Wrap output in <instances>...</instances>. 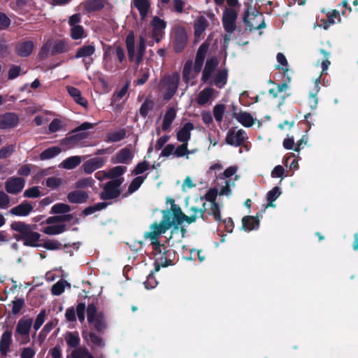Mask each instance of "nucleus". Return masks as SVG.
<instances>
[{"label":"nucleus","instance_id":"1","mask_svg":"<svg viewBox=\"0 0 358 358\" xmlns=\"http://www.w3.org/2000/svg\"><path fill=\"white\" fill-rule=\"evenodd\" d=\"M147 36V31H143L139 36L136 43L134 32H129L127 36L126 45L128 58L131 62L134 63L136 68L143 62Z\"/></svg>","mask_w":358,"mask_h":358},{"label":"nucleus","instance_id":"2","mask_svg":"<svg viewBox=\"0 0 358 358\" xmlns=\"http://www.w3.org/2000/svg\"><path fill=\"white\" fill-rule=\"evenodd\" d=\"M163 218L159 224L154 223L150 227V231L145 234V237L152 241L153 245L158 243V238L160 235L164 234L172 225H179L175 223L174 220L171 219V213L169 211H162Z\"/></svg>","mask_w":358,"mask_h":358},{"label":"nucleus","instance_id":"3","mask_svg":"<svg viewBox=\"0 0 358 358\" xmlns=\"http://www.w3.org/2000/svg\"><path fill=\"white\" fill-rule=\"evenodd\" d=\"M166 202L171 204V210L169 211L171 214V219L174 220L175 223L182 224L184 222H187L188 223L194 222L196 221L197 217H202L204 213V210L202 208L192 207L190 209L192 214L188 216L182 213L180 207L175 204L173 199L168 198Z\"/></svg>","mask_w":358,"mask_h":358},{"label":"nucleus","instance_id":"4","mask_svg":"<svg viewBox=\"0 0 358 358\" xmlns=\"http://www.w3.org/2000/svg\"><path fill=\"white\" fill-rule=\"evenodd\" d=\"M71 215H64L50 217L41 224L45 223L47 226L44 227L41 231L47 235H57L62 234L66 230V225L63 222H68L71 220Z\"/></svg>","mask_w":358,"mask_h":358},{"label":"nucleus","instance_id":"5","mask_svg":"<svg viewBox=\"0 0 358 358\" xmlns=\"http://www.w3.org/2000/svg\"><path fill=\"white\" fill-rule=\"evenodd\" d=\"M32 324V319L28 317H22L17 322L14 336L20 344H27L30 341L29 333Z\"/></svg>","mask_w":358,"mask_h":358},{"label":"nucleus","instance_id":"6","mask_svg":"<svg viewBox=\"0 0 358 358\" xmlns=\"http://www.w3.org/2000/svg\"><path fill=\"white\" fill-rule=\"evenodd\" d=\"M69 44L62 40L52 41L49 40L43 46L41 51L42 57H48L50 55L62 54L69 50Z\"/></svg>","mask_w":358,"mask_h":358},{"label":"nucleus","instance_id":"7","mask_svg":"<svg viewBox=\"0 0 358 358\" xmlns=\"http://www.w3.org/2000/svg\"><path fill=\"white\" fill-rule=\"evenodd\" d=\"M87 321L94 329L98 331H102L106 328L104 315L102 313H98L93 304H90L87 308Z\"/></svg>","mask_w":358,"mask_h":358},{"label":"nucleus","instance_id":"8","mask_svg":"<svg viewBox=\"0 0 358 358\" xmlns=\"http://www.w3.org/2000/svg\"><path fill=\"white\" fill-rule=\"evenodd\" d=\"M215 20L213 13H207L206 15L199 16L194 22V35L196 41L203 38L205 31L210 24V21Z\"/></svg>","mask_w":358,"mask_h":358},{"label":"nucleus","instance_id":"9","mask_svg":"<svg viewBox=\"0 0 358 358\" xmlns=\"http://www.w3.org/2000/svg\"><path fill=\"white\" fill-rule=\"evenodd\" d=\"M179 80L180 76L178 73L166 77L162 80L160 87L164 93V99H170L173 96L178 89Z\"/></svg>","mask_w":358,"mask_h":358},{"label":"nucleus","instance_id":"10","mask_svg":"<svg viewBox=\"0 0 358 358\" xmlns=\"http://www.w3.org/2000/svg\"><path fill=\"white\" fill-rule=\"evenodd\" d=\"M173 43L174 50L177 52H181L187 45V35L184 27L177 26L173 30Z\"/></svg>","mask_w":358,"mask_h":358},{"label":"nucleus","instance_id":"11","mask_svg":"<svg viewBox=\"0 0 358 358\" xmlns=\"http://www.w3.org/2000/svg\"><path fill=\"white\" fill-rule=\"evenodd\" d=\"M217 194V189L215 188H211L205 194V199L210 202V207L208 210V213L212 215L215 220L220 221L221 215L220 206L217 203H215Z\"/></svg>","mask_w":358,"mask_h":358},{"label":"nucleus","instance_id":"12","mask_svg":"<svg viewBox=\"0 0 358 358\" xmlns=\"http://www.w3.org/2000/svg\"><path fill=\"white\" fill-rule=\"evenodd\" d=\"M237 12L235 8H226L222 15V22L224 30L227 34H231L236 29V20Z\"/></svg>","mask_w":358,"mask_h":358},{"label":"nucleus","instance_id":"13","mask_svg":"<svg viewBox=\"0 0 358 358\" xmlns=\"http://www.w3.org/2000/svg\"><path fill=\"white\" fill-rule=\"evenodd\" d=\"M122 182V178H117L108 182L104 187V191L101 194V198L103 199H111L118 196L120 193L119 187Z\"/></svg>","mask_w":358,"mask_h":358},{"label":"nucleus","instance_id":"14","mask_svg":"<svg viewBox=\"0 0 358 358\" xmlns=\"http://www.w3.org/2000/svg\"><path fill=\"white\" fill-rule=\"evenodd\" d=\"M201 69H197L196 66L194 64L192 66V62L189 60L185 62L182 71V80L188 85H194V79L196 78Z\"/></svg>","mask_w":358,"mask_h":358},{"label":"nucleus","instance_id":"15","mask_svg":"<svg viewBox=\"0 0 358 358\" xmlns=\"http://www.w3.org/2000/svg\"><path fill=\"white\" fill-rule=\"evenodd\" d=\"M151 25L152 27L153 41H150L149 45H153L155 42L158 43L160 41L163 36L164 31L166 27V24L163 20L155 16L152 20Z\"/></svg>","mask_w":358,"mask_h":358},{"label":"nucleus","instance_id":"16","mask_svg":"<svg viewBox=\"0 0 358 358\" xmlns=\"http://www.w3.org/2000/svg\"><path fill=\"white\" fill-rule=\"evenodd\" d=\"M247 138L246 133L243 129H230L226 136V142L227 144L238 146L241 145Z\"/></svg>","mask_w":358,"mask_h":358},{"label":"nucleus","instance_id":"17","mask_svg":"<svg viewBox=\"0 0 358 358\" xmlns=\"http://www.w3.org/2000/svg\"><path fill=\"white\" fill-rule=\"evenodd\" d=\"M24 186V180L22 178L13 177L7 180L5 188L9 194H17L22 191Z\"/></svg>","mask_w":358,"mask_h":358},{"label":"nucleus","instance_id":"18","mask_svg":"<svg viewBox=\"0 0 358 358\" xmlns=\"http://www.w3.org/2000/svg\"><path fill=\"white\" fill-rule=\"evenodd\" d=\"M134 157L132 150L129 148H124L118 151L112 158L115 164H129Z\"/></svg>","mask_w":358,"mask_h":358},{"label":"nucleus","instance_id":"19","mask_svg":"<svg viewBox=\"0 0 358 358\" xmlns=\"http://www.w3.org/2000/svg\"><path fill=\"white\" fill-rule=\"evenodd\" d=\"M106 162V159L97 157L86 161L83 164V168L86 173H92L95 170L102 167Z\"/></svg>","mask_w":358,"mask_h":358},{"label":"nucleus","instance_id":"20","mask_svg":"<svg viewBox=\"0 0 358 358\" xmlns=\"http://www.w3.org/2000/svg\"><path fill=\"white\" fill-rule=\"evenodd\" d=\"M218 64L219 61L216 57H212L206 61L201 76L203 83H207L212 78L213 73Z\"/></svg>","mask_w":358,"mask_h":358},{"label":"nucleus","instance_id":"21","mask_svg":"<svg viewBox=\"0 0 358 358\" xmlns=\"http://www.w3.org/2000/svg\"><path fill=\"white\" fill-rule=\"evenodd\" d=\"M18 120V117L15 113H8L0 115V129L14 127L17 124Z\"/></svg>","mask_w":358,"mask_h":358},{"label":"nucleus","instance_id":"22","mask_svg":"<svg viewBox=\"0 0 358 358\" xmlns=\"http://www.w3.org/2000/svg\"><path fill=\"white\" fill-rule=\"evenodd\" d=\"M215 92L212 87H206L201 90L196 98V103L200 106H203L209 103L211 99L215 98Z\"/></svg>","mask_w":358,"mask_h":358},{"label":"nucleus","instance_id":"23","mask_svg":"<svg viewBox=\"0 0 358 358\" xmlns=\"http://www.w3.org/2000/svg\"><path fill=\"white\" fill-rule=\"evenodd\" d=\"M194 124L191 122L185 123L177 132V139L181 143H188L191 137V131L194 129Z\"/></svg>","mask_w":358,"mask_h":358},{"label":"nucleus","instance_id":"24","mask_svg":"<svg viewBox=\"0 0 358 358\" xmlns=\"http://www.w3.org/2000/svg\"><path fill=\"white\" fill-rule=\"evenodd\" d=\"M103 68L106 71L114 73L121 69L119 63H117L111 57L110 51H105L103 55Z\"/></svg>","mask_w":358,"mask_h":358},{"label":"nucleus","instance_id":"25","mask_svg":"<svg viewBox=\"0 0 358 358\" xmlns=\"http://www.w3.org/2000/svg\"><path fill=\"white\" fill-rule=\"evenodd\" d=\"M245 23L250 29H259L264 28L266 24L262 15H248L244 19Z\"/></svg>","mask_w":358,"mask_h":358},{"label":"nucleus","instance_id":"26","mask_svg":"<svg viewBox=\"0 0 358 358\" xmlns=\"http://www.w3.org/2000/svg\"><path fill=\"white\" fill-rule=\"evenodd\" d=\"M10 227L13 230L18 231L21 234L22 239L31 230L36 229V225H29L23 222H14L11 224Z\"/></svg>","mask_w":358,"mask_h":358},{"label":"nucleus","instance_id":"27","mask_svg":"<svg viewBox=\"0 0 358 358\" xmlns=\"http://www.w3.org/2000/svg\"><path fill=\"white\" fill-rule=\"evenodd\" d=\"M134 6L139 11L141 18L144 20L148 15L150 9L149 0H133Z\"/></svg>","mask_w":358,"mask_h":358},{"label":"nucleus","instance_id":"28","mask_svg":"<svg viewBox=\"0 0 358 358\" xmlns=\"http://www.w3.org/2000/svg\"><path fill=\"white\" fill-rule=\"evenodd\" d=\"M68 201L72 203H85L88 199V194L82 190H74L67 195Z\"/></svg>","mask_w":358,"mask_h":358},{"label":"nucleus","instance_id":"29","mask_svg":"<svg viewBox=\"0 0 358 358\" xmlns=\"http://www.w3.org/2000/svg\"><path fill=\"white\" fill-rule=\"evenodd\" d=\"M176 110L173 107L169 108L164 114L162 125V128L164 131H169L171 129V124L176 119Z\"/></svg>","mask_w":358,"mask_h":358},{"label":"nucleus","instance_id":"30","mask_svg":"<svg viewBox=\"0 0 358 358\" xmlns=\"http://www.w3.org/2000/svg\"><path fill=\"white\" fill-rule=\"evenodd\" d=\"M34 209V206L27 202H23L20 205L13 208L10 210V213L18 216H27Z\"/></svg>","mask_w":358,"mask_h":358},{"label":"nucleus","instance_id":"31","mask_svg":"<svg viewBox=\"0 0 358 358\" xmlns=\"http://www.w3.org/2000/svg\"><path fill=\"white\" fill-rule=\"evenodd\" d=\"M66 90L69 94L79 105L86 108L87 106V101L82 96L80 91L72 86H67Z\"/></svg>","mask_w":358,"mask_h":358},{"label":"nucleus","instance_id":"32","mask_svg":"<svg viewBox=\"0 0 358 358\" xmlns=\"http://www.w3.org/2000/svg\"><path fill=\"white\" fill-rule=\"evenodd\" d=\"M95 46L93 43L85 44L78 49L76 58H88L95 53Z\"/></svg>","mask_w":358,"mask_h":358},{"label":"nucleus","instance_id":"33","mask_svg":"<svg viewBox=\"0 0 358 358\" xmlns=\"http://www.w3.org/2000/svg\"><path fill=\"white\" fill-rule=\"evenodd\" d=\"M86 137V133L77 134L64 139L62 142V145H64L66 149H71L76 146L80 141L85 138Z\"/></svg>","mask_w":358,"mask_h":358},{"label":"nucleus","instance_id":"34","mask_svg":"<svg viewBox=\"0 0 358 358\" xmlns=\"http://www.w3.org/2000/svg\"><path fill=\"white\" fill-rule=\"evenodd\" d=\"M235 118L240 122L243 126L250 127L255 123V120L252 116L246 112H238L234 114Z\"/></svg>","mask_w":358,"mask_h":358},{"label":"nucleus","instance_id":"35","mask_svg":"<svg viewBox=\"0 0 358 358\" xmlns=\"http://www.w3.org/2000/svg\"><path fill=\"white\" fill-rule=\"evenodd\" d=\"M12 333L10 331H6L1 336L0 341V353L6 355L9 350L11 343Z\"/></svg>","mask_w":358,"mask_h":358},{"label":"nucleus","instance_id":"36","mask_svg":"<svg viewBox=\"0 0 358 358\" xmlns=\"http://www.w3.org/2000/svg\"><path fill=\"white\" fill-rule=\"evenodd\" d=\"M208 49V45L206 43H203L199 48L195 61H194V65L196 66V69H201L203 66L204 59L206 58V55L207 53Z\"/></svg>","mask_w":358,"mask_h":358},{"label":"nucleus","instance_id":"37","mask_svg":"<svg viewBox=\"0 0 358 358\" xmlns=\"http://www.w3.org/2000/svg\"><path fill=\"white\" fill-rule=\"evenodd\" d=\"M33 48L34 43L30 41H27L20 43L17 46L16 50L18 55L21 57H27L32 52Z\"/></svg>","mask_w":358,"mask_h":358},{"label":"nucleus","instance_id":"38","mask_svg":"<svg viewBox=\"0 0 358 358\" xmlns=\"http://www.w3.org/2000/svg\"><path fill=\"white\" fill-rule=\"evenodd\" d=\"M82 162L80 156H72L64 159L60 164L59 167L65 169H73L77 167Z\"/></svg>","mask_w":358,"mask_h":358},{"label":"nucleus","instance_id":"39","mask_svg":"<svg viewBox=\"0 0 358 358\" xmlns=\"http://www.w3.org/2000/svg\"><path fill=\"white\" fill-rule=\"evenodd\" d=\"M243 228L245 231H251L259 227V220L253 216H245L242 220Z\"/></svg>","mask_w":358,"mask_h":358},{"label":"nucleus","instance_id":"40","mask_svg":"<svg viewBox=\"0 0 358 358\" xmlns=\"http://www.w3.org/2000/svg\"><path fill=\"white\" fill-rule=\"evenodd\" d=\"M41 235L31 230L28 234H27L22 240L24 241V244L25 245L31 246V247H38L40 245L38 244V242L40 239Z\"/></svg>","mask_w":358,"mask_h":358},{"label":"nucleus","instance_id":"41","mask_svg":"<svg viewBox=\"0 0 358 358\" xmlns=\"http://www.w3.org/2000/svg\"><path fill=\"white\" fill-rule=\"evenodd\" d=\"M227 71L222 69L217 71L213 79V83L219 88L223 87L227 83Z\"/></svg>","mask_w":358,"mask_h":358},{"label":"nucleus","instance_id":"42","mask_svg":"<svg viewBox=\"0 0 358 358\" xmlns=\"http://www.w3.org/2000/svg\"><path fill=\"white\" fill-rule=\"evenodd\" d=\"M65 341L66 344L70 348H74L75 349L80 344V337L76 332H68L65 335Z\"/></svg>","mask_w":358,"mask_h":358},{"label":"nucleus","instance_id":"43","mask_svg":"<svg viewBox=\"0 0 358 358\" xmlns=\"http://www.w3.org/2000/svg\"><path fill=\"white\" fill-rule=\"evenodd\" d=\"M62 152V149L59 147L54 146L48 149H46L42 152L40 155V159L41 160H46L53 158L58 155Z\"/></svg>","mask_w":358,"mask_h":358},{"label":"nucleus","instance_id":"44","mask_svg":"<svg viewBox=\"0 0 358 358\" xmlns=\"http://www.w3.org/2000/svg\"><path fill=\"white\" fill-rule=\"evenodd\" d=\"M105 4V0H90L85 3V9L89 12L101 9Z\"/></svg>","mask_w":358,"mask_h":358},{"label":"nucleus","instance_id":"45","mask_svg":"<svg viewBox=\"0 0 358 358\" xmlns=\"http://www.w3.org/2000/svg\"><path fill=\"white\" fill-rule=\"evenodd\" d=\"M70 34L71 38L74 40L82 39L87 36L84 28L80 24L71 27Z\"/></svg>","mask_w":358,"mask_h":358},{"label":"nucleus","instance_id":"46","mask_svg":"<svg viewBox=\"0 0 358 358\" xmlns=\"http://www.w3.org/2000/svg\"><path fill=\"white\" fill-rule=\"evenodd\" d=\"M280 194L281 189L278 187H275L270 190L266 195V199L268 202L267 206L275 207V205L273 202L280 196Z\"/></svg>","mask_w":358,"mask_h":358},{"label":"nucleus","instance_id":"47","mask_svg":"<svg viewBox=\"0 0 358 358\" xmlns=\"http://www.w3.org/2000/svg\"><path fill=\"white\" fill-rule=\"evenodd\" d=\"M320 78H317L315 80L313 92L310 94L309 104L312 109H315L317 105V98L316 97V94L320 90Z\"/></svg>","mask_w":358,"mask_h":358},{"label":"nucleus","instance_id":"48","mask_svg":"<svg viewBox=\"0 0 358 358\" xmlns=\"http://www.w3.org/2000/svg\"><path fill=\"white\" fill-rule=\"evenodd\" d=\"M69 286L70 285L68 282L64 280H61L52 285V293L54 295L59 296L64 292L66 287Z\"/></svg>","mask_w":358,"mask_h":358},{"label":"nucleus","instance_id":"49","mask_svg":"<svg viewBox=\"0 0 358 358\" xmlns=\"http://www.w3.org/2000/svg\"><path fill=\"white\" fill-rule=\"evenodd\" d=\"M125 135H126V133L124 129H119L117 131L110 132L108 134V136H107L108 141H110V142L120 141L125 137Z\"/></svg>","mask_w":358,"mask_h":358},{"label":"nucleus","instance_id":"50","mask_svg":"<svg viewBox=\"0 0 358 358\" xmlns=\"http://www.w3.org/2000/svg\"><path fill=\"white\" fill-rule=\"evenodd\" d=\"M225 112L224 104H217L213 107V115L217 122H221Z\"/></svg>","mask_w":358,"mask_h":358},{"label":"nucleus","instance_id":"51","mask_svg":"<svg viewBox=\"0 0 358 358\" xmlns=\"http://www.w3.org/2000/svg\"><path fill=\"white\" fill-rule=\"evenodd\" d=\"M89 340L94 345L98 348H103L105 345L103 338L94 332L89 334Z\"/></svg>","mask_w":358,"mask_h":358},{"label":"nucleus","instance_id":"52","mask_svg":"<svg viewBox=\"0 0 358 358\" xmlns=\"http://www.w3.org/2000/svg\"><path fill=\"white\" fill-rule=\"evenodd\" d=\"M70 210L71 208L69 205L62 203H56L51 208V212L55 214L66 213Z\"/></svg>","mask_w":358,"mask_h":358},{"label":"nucleus","instance_id":"53","mask_svg":"<svg viewBox=\"0 0 358 358\" xmlns=\"http://www.w3.org/2000/svg\"><path fill=\"white\" fill-rule=\"evenodd\" d=\"M145 177L143 176H138L135 178L131 182V184L129 186L128 192L130 194L134 193L136 192L142 185L145 180Z\"/></svg>","mask_w":358,"mask_h":358},{"label":"nucleus","instance_id":"54","mask_svg":"<svg viewBox=\"0 0 358 358\" xmlns=\"http://www.w3.org/2000/svg\"><path fill=\"white\" fill-rule=\"evenodd\" d=\"M127 170L126 166H117L108 171V175L110 178H113L115 180L116 178L122 175Z\"/></svg>","mask_w":358,"mask_h":358},{"label":"nucleus","instance_id":"55","mask_svg":"<svg viewBox=\"0 0 358 358\" xmlns=\"http://www.w3.org/2000/svg\"><path fill=\"white\" fill-rule=\"evenodd\" d=\"M188 152H189V150L187 148V143H182L181 145H178L177 148H176L175 156L177 157H185L186 159H189V157L187 156Z\"/></svg>","mask_w":358,"mask_h":358},{"label":"nucleus","instance_id":"56","mask_svg":"<svg viewBox=\"0 0 358 358\" xmlns=\"http://www.w3.org/2000/svg\"><path fill=\"white\" fill-rule=\"evenodd\" d=\"M128 89H129V84L127 83L120 90H118L113 94V99H112V103H115V102L118 101L120 99H122L127 94Z\"/></svg>","mask_w":358,"mask_h":358},{"label":"nucleus","instance_id":"57","mask_svg":"<svg viewBox=\"0 0 358 358\" xmlns=\"http://www.w3.org/2000/svg\"><path fill=\"white\" fill-rule=\"evenodd\" d=\"M89 355L88 351L82 348H77L74 349L71 353V358H87Z\"/></svg>","mask_w":358,"mask_h":358},{"label":"nucleus","instance_id":"58","mask_svg":"<svg viewBox=\"0 0 358 358\" xmlns=\"http://www.w3.org/2000/svg\"><path fill=\"white\" fill-rule=\"evenodd\" d=\"M152 101L146 99L140 108V114L142 116L145 117L148 114V113L152 109Z\"/></svg>","mask_w":358,"mask_h":358},{"label":"nucleus","instance_id":"59","mask_svg":"<svg viewBox=\"0 0 358 358\" xmlns=\"http://www.w3.org/2000/svg\"><path fill=\"white\" fill-rule=\"evenodd\" d=\"M63 183V180L57 177H50L46 180V185L48 187L55 189Z\"/></svg>","mask_w":358,"mask_h":358},{"label":"nucleus","instance_id":"60","mask_svg":"<svg viewBox=\"0 0 358 358\" xmlns=\"http://www.w3.org/2000/svg\"><path fill=\"white\" fill-rule=\"evenodd\" d=\"M327 20L329 21V24H334L336 22H341V17L338 11L336 10H333L331 12H329L327 14Z\"/></svg>","mask_w":358,"mask_h":358},{"label":"nucleus","instance_id":"61","mask_svg":"<svg viewBox=\"0 0 358 358\" xmlns=\"http://www.w3.org/2000/svg\"><path fill=\"white\" fill-rule=\"evenodd\" d=\"M15 150L13 145H9L0 150V159H5L10 157Z\"/></svg>","mask_w":358,"mask_h":358},{"label":"nucleus","instance_id":"62","mask_svg":"<svg viewBox=\"0 0 358 358\" xmlns=\"http://www.w3.org/2000/svg\"><path fill=\"white\" fill-rule=\"evenodd\" d=\"M94 182V180L92 178H86L79 180L76 183L77 188H84L91 187Z\"/></svg>","mask_w":358,"mask_h":358},{"label":"nucleus","instance_id":"63","mask_svg":"<svg viewBox=\"0 0 358 358\" xmlns=\"http://www.w3.org/2000/svg\"><path fill=\"white\" fill-rule=\"evenodd\" d=\"M41 192L38 187H33L26 189L24 192V196L29 198H37L40 196Z\"/></svg>","mask_w":358,"mask_h":358},{"label":"nucleus","instance_id":"64","mask_svg":"<svg viewBox=\"0 0 358 358\" xmlns=\"http://www.w3.org/2000/svg\"><path fill=\"white\" fill-rule=\"evenodd\" d=\"M115 56L119 62V64L122 67V66H123L124 64V62L126 61L124 51L121 47L117 46L115 48Z\"/></svg>","mask_w":358,"mask_h":358}]
</instances>
